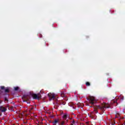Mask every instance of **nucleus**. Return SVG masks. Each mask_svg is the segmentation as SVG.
<instances>
[{
  "mask_svg": "<svg viewBox=\"0 0 125 125\" xmlns=\"http://www.w3.org/2000/svg\"><path fill=\"white\" fill-rule=\"evenodd\" d=\"M69 117H70V115H69V114L66 113L63 115V119L64 121H66V120H67V118H68V119L72 120L71 118H69Z\"/></svg>",
  "mask_w": 125,
  "mask_h": 125,
  "instance_id": "nucleus-6",
  "label": "nucleus"
},
{
  "mask_svg": "<svg viewBox=\"0 0 125 125\" xmlns=\"http://www.w3.org/2000/svg\"><path fill=\"white\" fill-rule=\"evenodd\" d=\"M58 120L55 119L53 122L52 124L53 125H56L57 124H58Z\"/></svg>",
  "mask_w": 125,
  "mask_h": 125,
  "instance_id": "nucleus-9",
  "label": "nucleus"
},
{
  "mask_svg": "<svg viewBox=\"0 0 125 125\" xmlns=\"http://www.w3.org/2000/svg\"><path fill=\"white\" fill-rule=\"evenodd\" d=\"M87 100H88L89 103L90 104H91V105H93V106H95L94 107V111L96 113V114H97L98 113V109L101 111V113L103 114L104 113V111L107 109V108H110V104H107L106 103H104V104H102L101 105H95L96 103V100H95V98L93 96H89L88 98H86Z\"/></svg>",
  "mask_w": 125,
  "mask_h": 125,
  "instance_id": "nucleus-1",
  "label": "nucleus"
},
{
  "mask_svg": "<svg viewBox=\"0 0 125 125\" xmlns=\"http://www.w3.org/2000/svg\"><path fill=\"white\" fill-rule=\"evenodd\" d=\"M5 93H9V88H6V89H5Z\"/></svg>",
  "mask_w": 125,
  "mask_h": 125,
  "instance_id": "nucleus-10",
  "label": "nucleus"
},
{
  "mask_svg": "<svg viewBox=\"0 0 125 125\" xmlns=\"http://www.w3.org/2000/svg\"><path fill=\"white\" fill-rule=\"evenodd\" d=\"M48 96L49 98L50 101H51V100H54V99H55V94H48Z\"/></svg>",
  "mask_w": 125,
  "mask_h": 125,
  "instance_id": "nucleus-3",
  "label": "nucleus"
},
{
  "mask_svg": "<svg viewBox=\"0 0 125 125\" xmlns=\"http://www.w3.org/2000/svg\"><path fill=\"white\" fill-rule=\"evenodd\" d=\"M90 117V118H91L92 119H93V116H92L91 115Z\"/></svg>",
  "mask_w": 125,
  "mask_h": 125,
  "instance_id": "nucleus-19",
  "label": "nucleus"
},
{
  "mask_svg": "<svg viewBox=\"0 0 125 125\" xmlns=\"http://www.w3.org/2000/svg\"><path fill=\"white\" fill-rule=\"evenodd\" d=\"M116 116H120V113H117Z\"/></svg>",
  "mask_w": 125,
  "mask_h": 125,
  "instance_id": "nucleus-18",
  "label": "nucleus"
},
{
  "mask_svg": "<svg viewBox=\"0 0 125 125\" xmlns=\"http://www.w3.org/2000/svg\"><path fill=\"white\" fill-rule=\"evenodd\" d=\"M72 107H73V109H76V108H75V106H73Z\"/></svg>",
  "mask_w": 125,
  "mask_h": 125,
  "instance_id": "nucleus-20",
  "label": "nucleus"
},
{
  "mask_svg": "<svg viewBox=\"0 0 125 125\" xmlns=\"http://www.w3.org/2000/svg\"><path fill=\"white\" fill-rule=\"evenodd\" d=\"M66 104V102H62V105H65Z\"/></svg>",
  "mask_w": 125,
  "mask_h": 125,
  "instance_id": "nucleus-15",
  "label": "nucleus"
},
{
  "mask_svg": "<svg viewBox=\"0 0 125 125\" xmlns=\"http://www.w3.org/2000/svg\"><path fill=\"white\" fill-rule=\"evenodd\" d=\"M19 89V87L18 86H17V87H14V90L16 91H17V90H18Z\"/></svg>",
  "mask_w": 125,
  "mask_h": 125,
  "instance_id": "nucleus-11",
  "label": "nucleus"
},
{
  "mask_svg": "<svg viewBox=\"0 0 125 125\" xmlns=\"http://www.w3.org/2000/svg\"><path fill=\"white\" fill-rule=\"evenodd\" d=\"M85 84L86 86H89V85H90V83H89V82H86Z\"/></svg>",
  "mask_w": 125,
  "mask_h": 125,
  "instance_id": "nucleus-12",
  "label": "nucleus"
},
{
  "mask_svg": "<svg viewBox=\"0 0 125 125\" xmlns=\"http://www.w3.org/2000/svg\"><path fill=\"white\" fill-rule=\"evenodd\" d=\"M0 112H2V113H4L7 111V109L6 107H4V106L1 105L0 106Z\"/></svg>",
  "mask_w": 125,
  "mask_h": 125,
  "instance_id": "nucleus-5",
  "label": "nucleus"
},
{
  "mask_svg": "<svg viewBox=\"0 0 125 125\" xmlns=\"http://www.w3.org/2000/svg\"><path fill=\"white\" fill-rule=\"evenodd\" d=\"M1 89H2V90H3V89H4V88H5V87L4 86H2L0 87Z\"/></svg>",
  "mask_w": 125,
  "mask_h": 125,
  "instance_id": "nucleus-13",
  "label": "nucleus"
},
{
  "mask_svg": "<svg viewBox=\"0 0 125 125\" xmlns=\"http://www.w3.org/2000/svg\"><path fill=\"white\" fill-rule=\"evenodd\" d=\"M4 100H5V101L8 102V99H7V98H4Z\"/></svg>",
  "mask_w": 125,
  "mask_h": 125,
  "instance_id": "nucleus-16",
  "label": "nucleus"
},
{
  "mask_svg": "<svg viewBox=\"0 0 125 125\" xmlns=\"http://www.w3.org/2000/svg\"><path fill=\"white\" fill-rule=\"evenodd\" d=\"M61 97H65V99H64V100H65V101H67L68 99L66 98L67 96H66V95H65L63 92H62L61 94Z\"/></svg>",
  "mask_w": 125,
  "mask_h": 125,
  "instance_id": "nucleus-7",
  "label": "nucleus"
},
{
  "mask_svg": "<svg viewBox=\"0 0 125 125\" xmlns=\"http://www.w3.org/2000/svg\"><path fill=\"white\" fill-rule=\"evenodd\" d=\"M22 98L24 102L30 100V96L28 95H23Z\"/></svg>",
  "mask_w": 125,
  "mask_h": 125,
  "instance_id": "nucleus-4",
  "label": "nucleus"
},
{
  "mask_svg": "<svg viewBox=\"0 0 125 125\" xmlns=\"http://www.w3.org/2000/svg\"><path fill=\"white\" fill-rule=\"evenodd\" d=\"M68 121H69L68 119L66 120H64L63 121H62L61 123L60 124V125H64L68 123Z\"/></svg>",
  "mask_w": 125,
  "mask_h": 125,
  "instance_id": "nucleus-8",
  "label": "nucleus"
},
{
  "mask_svg": "<svg viewBox=\"0 0 125 125\" xmlns=\"http://www.w3.org/2000/svg\"><path fill=\"white\" fill-rule=\"evenodd\" d=\"M72 124H76V122H75V120H72Z\"/></svg>",
  "mask_w": 125,
  "mask_h": 125,
  "instance_id": "nucleus-17",
  "label": "nucleus"
},
{
  "mask_svg": "<svg viewBox=\"0 0 125 125\" xmlns=\"http://www.w3.org/2000/svg\"><path fill=\"white\" fill-rule=\"evenodd\" d=\"M31 96H32L33 99H36L39 100V99H41L42 98V95H41V93H38V94H31Z\"/></svg>",
  "mask_w": 125,
  "mask_h": 125,
  "instance_id": "nucleus-2",
  "label": "nucleus"
},
{
  "mask_svg": "<svg viewBox=\"0 0 125 125\" xmlns=\"http://www.w3.org/2000/svg\"><path fill=\"white\" fill-rule=\"evenodd\" d=\"M120 98L122 100H124V99H125V97L124 96L120 97Z\"/></svg>",
  "mask_w": 125,
  "mask_h": 125,
  "instance_id": "nucleus-14",
  "label": "nucleus"
}]
</instances>
